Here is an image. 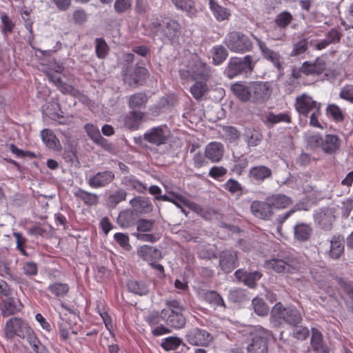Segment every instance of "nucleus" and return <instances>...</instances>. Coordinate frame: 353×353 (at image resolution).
I'll return each instance as SVG.
<instances>
[{"label": "nucleus", "mask_w": 353, "mask_h": 353, "mask_svg": "<svg viewBox=\"0 0 353 353\" xmlns=\"http://www.w3.org/2000/svg\"><path fill=\"white\" fill-rule=\"evenodd\" d=\"M294 106L300 114L310 118V125L321 129L323 128L319 121V118L321 115V103L304 93L296 98Z\"/></svg>", "instance_id": "nucleus-1"}, {"label": "nucleus", "mask_w": 353, "mask_h": 353, "mask_svg": "<svg viewBox=\"0 0 353 353\" xmlns=\"http://www.w3.org/2000/svg\"><path fill=\"white\" fill-rule=\"evenodd\" d=\"M301 321V315L295 307H284L281 302H278L272 308L270 321L275 326H280L283 323L296 326Z\"/></svg>", "instance_id": "nucleus-2"}, {"label": "nucleus", "mask_w": 353, "mask_h": 353, "mask_svg": "<svg viewBox=\"0 0 353 353\" xmlns=\"http://www.w3.org/2000/svg\"><path fill=\"white\" fill-rule=\"evenodd\" d=\"M151 27L155 36L163 43L175 41L181 34V24L170 17L165 18L161 21L152 22Z\"/></svg>", "instance_id": "nucleus-3"}, {"label": "nucleus", "mask_w": 353, "mask_h": 353, "mask_svg": "<svg viewBox=\"0 0 353 353\" xmlns=\"http://www.w3.org/2000/svg\"><path fill=\"white\" fill-rule=\"evenodd\" d=\"M272 337V332L262 327L254 329L247 339L246 352L268 353Z\"/></svg>", "instance_id": "nucleus-4"}, {"label": "nucleus", "mask_w": 353, "mask_h": 353, "mask_svg": "<svg viewBox=\"0 0 353 353\" xmlns=\"http://www.w3.org/2000/svg\"><path fill=\"white\" fill-rule=\"evenodd\" d=\"M166 307L163 309V321L166 325L176 330L183 328L186 323L183 312L185 307L177 300H165Z\"/></svg>", "instance_id": "nucleus-5"}, {"label": "nucleus", "mask_w": 353, "mask_h": 353, "mask_svg": "<svg viewBox=\"0 0 353 353\" xmlns=\"http://www.w3.org/2000/svg\"><path fill=\"white\" fill-rule=\"evenodd\" d=\"M258 61L259 59L251 54L243 57H232L230 59L225 72L230 79L241 74H251Z\"/></svg>", "instance_id": "nucleus-6"}, {"label": "nucleus", "mask_w": 353, "mask_h": 353, "mask_svg": "<svg viewBox=\"0 0 353 353\" xmlns=\"http://www.w3.org/2000/svg\"><path fill=\"white\" fill-rule=\"evenodd\" d=\"M265 267L277 273L294 274L301 269V263L293 255L285 254L280 256L279 258H273L266 261Z\"/></svg>", "instance_id": "nucleus-7"}, {"label": "nucleus", "mask_w": 353, "mask_h": 353, "mask_svg": "<svg viewBox=\"0 0 353 353\" xmlns=\"http://www.w3.org/2000/svg\"><path fill=\"white\" fill-rule=\"evenodd\" d=\"M224 43L231 52L235 53L244 54L253 48V43L248 36L239 31L229 32L224 39Z\"/></svg>", "instance_id": "nucleus-8"}, {"label": "nucleus", "mask_w": 353, "mask_h": 353, "mask_svg": "<svg viewBox=\"0 0 353 353\" xmlns=\"http://www.w3.org/2000/svg\"><path fill=\"white\" fill-rule=\"evenodd\" d=\"M33 332L28 322L20 318H11L5 325V334L8 339H12L15 336L27 339Z\"/></svg>", "instance_id": "nucleus-9"}, {"label": "nucleus", "mask_w": 353, "mask_h": 353, "mask_svg": "<svg viewBox=\"0 0 353 353\" xmlns=\"http://www.w3.org/2000/svg\"><path fill=\"white\" fill-rule=\"evenodd\" d=\"M250 102L261 104L267 101L271 96L272 88L268 81H250Z\"/></svg>", "instance_id": "nucleus-10"}, {"label": "nucleus", "mask_w": 353, "mask_h": 353, "mask_svg": "<svg viewBox=\"0 0 353 353\" xmlns=\"http://www.w3.org/2000/svg\"><path fill=\"white\" fill-rule=\"evenodd\" d=\"M252 36L256 40L263 58L270 62L276 68L278 72L282 74L284 69V61L280 53L270 49L264 41L254 34H252Z\"/></svg>", "instance_id": "nucleus-11"}, {"label": "nucleus", "mask_w": 353, "mask_h": 353, "mask_svg": "<svg viewBox=\"0 0 353 353\" xmlns=\"http://www.w3.org/2000/svg\"><path fill=\"white\" fill-rule=\"evenodd\" d=\"M170 137V131L166 125L152 128L143 136L145 141L156 146L165 144Z\"/></svg>", "instance_id": "nucleus-12"}, {"label": "nucleus", "mask_w": 353, "mask_h": 353, "mask_svg": "<svg viewBox=\"0 0 353 353\" xmlns=\"http://www.w3.org/2000/svg\"><path fill=\"white\" fill-rule=\"evenodd\" d=\"M189 343L196 346H207L213 340L212 335L208 331L201 328H194L186 334Z\"/></svg>", "instance_id": "nucleus-13"}, {"label": "nucleus", "mask_w": 353, "mask_h": 353, "mask_svg": "<svg viewBox=\"0 0 353 353\" xmlns=\"http://www.w3.org/2000/svg\"><path fill=\"white\" fill-rule=\"evenodd\" d=\"M314 219L323 230L325 231L331 230L335 221L334 211L330 208L319 209L314 214Z\"/></svg>", "instance_id": "nucleus-14"}, {"label": "nucleus", "mask_w": 353, "mask_h": 353, "mask_svg": "<svg viewBox=\"0 0 353 353\" xmlns=\"http://www.w3.org/2000/svg\"><path fill=\"white\" fill-rule=\"evenodd\" d=\"M115 179L114 173L111 170L97 172L87 179V183L92 188H102L110 184Z\"/></svg>", "instance_id": "nucleus-15"}, {"label": "nucleus", "mask_w": 353, "mask_h": 353, "mask_svg": "<svg viewBox=\"0 0 353 353\" xmlns=\"http://www.w3.org/2000/svg\"><path fill=\"white\" fill-rule=\"evenodd\" d=\"M250 211L256 218L269 220L273 215V211L267 198L264 201H254L250 204Z\"/></svg>", "instance_id": "nucleus-16"}, {"label": "nucleus", "mask_w": 353, "mask_h": 353, "mask_svg": "<svg viewBox=\"0 0 353 353\" xmlns=\"http://www.w3.org/2000/svg\"><path fill=\"white\" fill-rule=\"evenodd\" d=\"M155 199L157 200L171 202L179 208H182L183 205L190 208H192L194 210L200 208V207L195 203L192 202L184 196L174 192H169L168 195H160L155 197Z\"/></svg>", "instance_id": "nucleus-17"}, {"label": "nucleus", "mask_w": 353, "mask_h": 353, "mask_svg": "<svg viewBox=\"0 0 353 353\" xmlns=\"http://www.w3.org/2000/svg\"><path fill=\"white\" fill-rule=\"evenodd\" d=\"M223 154L224 146L220 142H210L205 148V157L211 163H216L221 161Z\"/></svg>", "instance_id": "nucleus-18"}, {"label": "nucleus", "mask_w": 353, "mask_h": 353, "mask_svg": "<svg viewBox=\"0 0 353 353\" xmlns=\"http://www.w3.org/2000/svg\"><path fill=\"white\" fill-rule=\"evenodd\" d=\"M219 265L225 273L231 272L237 266V253L234 250H224L220 255Z\"/></svg>", "instance_id": "nucleus-19"}, {"label": "nucleus", "mask_w": 353, "mask_h": 353, "mask_svg": "<svg viewBox=\"0 0 353 353\" xmlns=\"http://www.w3.org/2000/svg\"><path fill=\"white\" fill-rule=\"evenodd\" d=\"M234 276L239 281L254 288L256 285V282L261 278L262 273L259 271L248 272L243 269H239L234 272Z\"/></svg>", "instance_id": "nucleus-20"}, {"label": "nucleus", "mask_w": 353, "mask_h": 353, "mask_svg": "<svg viewBox=\"0 0 353 353\" xmlns=\"http://www.w3.org/2000/svg\"><path fill=\"white\" fill-rule=\"evenodd\" d=\"M22 307L23 305L20 301L14 297H8L0 303V309L4 317L15 314L20 312Z\"/></svg>", "instance_id": "nucleus-21"}, {"label": "nucleus", "mask_w": 353, "mask_h": 353, "mask_svg": "<svg viewBox=\"0 0 353 353\" xmlns=\"http://www.w3.org/2000/svg\"><path fill=\"white\" fill-rule=\"evenodd\" d=\"M144 113L140 111L131 110L123 116L124 126L130 130H137L143 123Z\"/></svg>", "instance_id": "nucleus-22"}, {"label": "nucleus", "mask_w": 353, "mask_h": 353, "mask_svg": "<svg viewBox=\"0 0 353 353\" xmlns=\"http://www.w3.org/2000/svg\"><path fill=\"white\" fill-rule=\"evenodd\" d=\"M138 256L145 261L154 263L161 259V252L154 246L144 245L137 250Z\"/></svg>", "instance_id": "nucleus-23"}, {"label": "nucleus", "mask_w": 353, "mask_h": 353, "mask_svg": "<svg viewBox=\"0 0 353 353\" xmlns=\"http://www.w3.org/2000/svg\"><path fill=\"white\" fill-rule=\"evenodd\" d=\"M326 68L325 60L317 58L314 63L305 61L302 65L303 74L305 75H319L322 74Z\"/></svg>", "instance_id": "nucleus-24"}, {"label": "nucleus", "mask_w": 353, "mask_h": 353, "mask_svg": "<svg viewBox=\"0 0 353 353\" xmlns=\"http://www.w3.org/2000/svg\"><path fill=\"white\" fill-rule=\"evenodd\" d=\"M341 142L338 136L327 134L323 139L321 150L327 154H334L339 150Z\"/></svg>", "instance_id": "nucleus-25"}, {"label": "nucleus", "mask_w": 353, "mask_h": 353, "mask_svg": "<svg viewBox=\"0 0 353 353\" xmlns=\"http://www.w3.org/2000/svg\"><path fill=\"white\" fill-rule=\"evenodd\" d=\"M250 82L239 81L231 85L232 93L242 102L250 100Z\"/></svg>", "instance_id": "nucleus-26"}, {"label": "nucleus", "mask_w": 353, "mask_h": 353, "mask_svg": "<svg viewBox=\"0 0 353 353\" xmlns=\"http://www.w3.org/2000/svg\"><path fill=\"white\" fill-rule=\"evenodd\" d=\"M344 252V238L340 234L334 235L330 240L328 254L333 259H339Z\"/></svg>", "instance_id": "nucleus-27"}, {"label": "nucleus", "mask_w": 353, "mask_h": 353, "mask_svg": "<svg viewBox=\"0 0 353 353\" xmlns=\"http://www.w3.org/2000/svg\"><path fill=\"white\" fill-rule=\"evenodd\" d=\"M130 205L137 212L145 214L152 211L153 205L148 197L134 196L130 201Z\"/></svg>", "instance_id": "nucleus-28"}, {"label": "nucleus", "mask_w": 353, "mask_h": 353, "mask_svg": "<svg viewBox=\"0 0 353 353\" xmlns=\"http://www.w3.org/2000/svg\"><path fill=\"white\" fill-rule=\"evenodd\" d=\"M272 175V170L265 165L254 166L250 169L248 173V176L257 182H263L271 178Z\"/></svg>", "instance_id": "nucleus-29"}, {"label": "nucleus", "mask_w": 353, "mask_h": 353, "mask_svg": "<svg viewBox=\"0 0 353 353\" xmlns=\"http://www.w3.org/2000/svg\"><path fill=\"white\" fill-rule=\"evenodd\" d=\"M311 347L315 353L329 352V349L323 340L322 334L317 329L312 330Z\"/></svg>", "instance_id": "nucleus-30"}, {"label": "nucleus", "mask_w": 353, "mask_h": 353, "mask_svg": "<svg viewBox=\"0 0 353 353\" xmlns=\"http://www.w3.org/2000/svg\"><path fill=\"white\" fill-rule=\"evenodd\" d=\"M312 228L305 223H297L294 226V239L299 242H305L310 239L312 234Z\"/></svg>", "instance_id": "nucleus-31"}, {"label": "nucleus", "mask_w": 353, "mask_h": 353, "mask_svg": "<svg viewBox=\"0 0 353 353\" xmlns=\"http://www.w3.org/2000/svg\"><path fill=\"white\" fill-rule=\"evenodd\" d=\"M294 17L292 14L288 11H283L281 13L278 14L274 21L276 26L280 28V35L276 38V39H279L282 37L285 36V33L283 30L286 29V28L292 23Z\"/></svg>", "instance_id": "nucleus-32"}, {"label": "nucleus", "mask_w": 353, "mask_h": 353, "mask_svg": "<svg viewBox=\"0 0 353 353\" xmlns=\"http://www.w3.org/2000/svg\"><path fill=\"white\" fill-rule=\"evenodd\" d=\"M148 97L145 92H137L128 98V106L132 110L143 109L146 106Z\"/></svg>", "instance_id": "nucleus-33"}, {"label": "nucleus", "mask_w": 353, "mask_h": 353, "mask_svg": "<svg viewBox=\"0 0 353 353\" xmlns=\"http://www.w3.org/2000/svg\"><path fill=\"white\" fill-rule=\"evenodd\" d=\"M121 184L125 187L136 190L137 192L143 194L147 190L146 185L140 181L134 175H128L122 178Z\"/></svg>", "instance_id": "nucleus-34"}, {"label": "nucleus", "mask_w": 353, "mask_h": 353, "mask_svg": "<svg viewBox=\"0 0 353 353\" xmlns=\"http://www.w3.org/2000/svg\"><path fill=\"white\" fill-rule=\"evenodd\" d=\"M136 222L135 214L131 209H126L120 212L117 219V224L121 228L133 226Z\"/></svg>", "instance_id": "nucleus-35"}, {"label": "nucleus", "mask_w": 353, "mask_h": 353, "mask_svg": "<svg viewBox=\"0 0 353 353\" xmlns=\"http://www.w3.org/2000/svg\"><path fill=\"white\" fill-rule=\"evenodd\" d=\"M267 201H269L272 209L273 208L279 209L285 208L292 203L290 197L281 194H273L268 196L267 197Z\"/></svg>", "instance_id": "nucleus-36"}, {"label": "nucleus", "mask_w": 353, "mask_h": 353, "mask_svg": "<svg viewBox=\"0 0 353 353\" xmlns=\"http://www.w3.org/2000/svg\"><path fill=\"white\" fill-rule=\"evenodd\" d=\"M147 74L148 70L146 68L137 66L135 68L133 73L124 77V81L130 85H137L140 81L145 79Z\"/></svg>", "instance_id": "nucleus-37"}, {"label": "nucleus", "mask_w": 353, "mask_h": 353, "mask_svg": "<svg viewBox=\"0 0 353 353\" xmlns=\"http://www.w3.org/2000/svg\"><path fill=\"white\" fill-rule=\"evenodd\" d=\"M204 300L214 307H226L222 296L214 290H206L203 293Z\"/></svg>", "instance_id": "nucleus-38"}, {"label": "nucleus", "mask_w": 353, "mask_h": 353, "mask_svg": "<svg viewBox=\"0 0 353 353\" xmlns=\"http://www.w3.org/2000/svg\"><path fill=\"white\" fill-rule=\"evenodd\" d=\"M127 192L123 189H118L110 194L106 199V204L109 208H114L121 202L125 201Z\"/></svg>", "instance_id": "nucleus-39"}, {"label": "nucleus", "mask_w": 353, "mask_h": 353, "mask_svg": "<svg viewBox=\"0 0 353 353\" xmlns=\"http://www.w3.org/2000/svg\"><path fill=\"white\" fill-rule=\"evenodd\" d=\"M74 196L82 200L86 205H96L99 203V196L97 194L87 192L81 188H79L74 192Z\"/></svg>", "instance_id": "nucleus-40"}, {"label": "nucleus", "mask_w": 353, "mask_h": 353, "mask_svg": "<svg viewBox=\"0 0 353 353\" xmlns=\"http://www.w3.org/2000/svg\"><path fill=\"white\" fill-rule=\"evenodd\" d=\"M177 9L181 10L190 17L194 16L197 10L193 0H170Z\"/></svg>", "instance_id": "nucleus-41"}, {"label": "nucleus", "mask_w": 353, "mask_h": 353, "mask_svg": "<svg viewBox=\"0 0 353 353\" xmlns=\"http://www.w3.org/2000/svg\"><path fill=\"white\" fill-rule=\"evenodd\" d=\"M291 117L288 113H279L275 114L273 112H269L263 120V123L268 126H272L273 125L279 122H285L287 123H291Z\"/></svg>", "instance_id": "nucleus-42"}, {"label": "nucleus", "mask_w": 353, "mask_h": 353, "mask_svg": "<svg viewBox=\"0 0 353 353\" xmlns=\"http://www.w3.org/2000/svg\"><path fill=\"white\" fill-rule=\"evenodd\" d=\"M209 6L214 17L219 21L228 19L230 12L228 9L219 5L214 0H209Z\"/></svg>", "instance_id": "nucleus-43"}, {"label": "nucleus", "mask_w": 353, "mask_h": 353, "mask_svg": "<svg viewBox=\"0 0 353 353\" xmlns=\"http://www.w3.org/2000/svg\"><path fill=\"white\" fill-rule=\"evenodd\" d=\"M193 72L195 79H201L205 81L209 80L211 77L210 68L201 61L196 63Z\"/></svg>", "instance_id": "nucleus-44"}, {"label": "nucleus", "mask_w": 353, "mask_h": 353, "mask_svg": "<svg viewBox=\"0 0 353 353\" xmlns=\"http://www.w3.org/2000/svg\"><path fill=\"white\" fill-rule=\"evenodd\" d=\"M127 288L129 292L139 296L146 295L148 293V288L143 281L131 280L128 282Z\"/></svg>", "instance_id": "nucleus-45"}, {"label": "nucleus", "mask_w": 353, "mask_h": 353, "mask_svg": "<svg viewBox=\"0 0 353 353\" xmlns=\"http://www.w3.org/2000/svg\"><path fill=\"white\" fill-rule=\"evenodd\" d=\"M208 90V85L204 81H196L190 88V92L196 100L201 99Z\"/></svg>", "instance_id": "nucleus-46"}, {"label": "nucleus", "mask_w": 353, "mask_h": 353, "mask_svg": "<svg viewBox=\"0 0 353 353\" xmlns=\"http://www.w3.org/2000/svg\"><path fill=\"white\" fill-rule=\"evenodd\" d=\"M334 279L347 298L353 303V281L339 276H335Z\"/></svg>", "instance_id": "nucleus-47"}, {"label": "nucleus", "mask_w": 353, "mask_h": 353, "mask_svg": "<svg viewBox=\"0 0 353 353\" xmlns=\"http://www.w3.org/2000/svg\"><path fill=\"white\" fill-rule=\"evenodd\" d=\"M212 60L215 65H219L223 63L228 56L226 48L221 46H216L212 48Z\"/></svg>", "instance_id": "nucleus-48"}, {"label": "nucleus", "mask_w": 353, "mask_h": 353, "mask_svg": "<svg viewBox=\"0 0 353 353\" xmlns=\"http://www.w3.org/2000/svg\"><path fill=\"white\" fill-rule=\"evenodd\" d=\"M69 285L67 283H54L50 285L48 290L57 297L65 296L69 291Z\"/></svg>", "instance_id": "nucleus-49"}, {"label": "nucleus", "mask_w": 353, "mask_h": 353, "mask_svg": "<svg viewBox=\"0 0 353 353\" xmlns=\"http://www.w3.org/2000/svg\"><path fill=\"white\" fill-rule=\"evenodd\" d=\"M183 343L181 339L177 336H169L163 339L161 346L165 351H171L177 349Z\"/></svg>", "instance_id": "nucleus-50"}, {"label": "nucleus", "mask_w": 353, "mask_h": 353, "mask_svg": "<svg viewBox=\"0 0 353 353\" xmlns=\"http://www.w3.org/2000/svg\"><path fill=\"white\" fill-rule=\"evenodd\" d=\"M96 55L99 59H105L109 52V46L103 38L95 39Z\"/></svg>", "instance_id": "nucleus-51"}, {"label": "nucleus", "mask_w": 353, "mask_h": 353, "mask_svg": "<svg viewBox=\"0 0 353 353\" xmlns=\"http://www.w3.org/2000/svg\"><path fill=\"white\" fill-rule=\"evenodd\" d=\"M41 136L42 140L49 148L55 149L57 148L59 140L51 130L48 129L43 130Z\"/></svg>", "instance_id": "nucleus-52"}, {"label": "nucleus", "mask_w": 353, "mask_h": 353, "mask_svg": "<svg viewBox=\"0 0 353 353\" xmlns=\"http://www.w3.org/2000/svg\"><path fill=\"white\" fill-rule=\"evenodd\" d=\"M137 232H149L153 230L155 221L153 219H139L137 221Z\"/></svg>", "instance_id": "nucleus-53"}, {"label": "nucleus", "mask_w": 353, "mask_h": 353, "mask_svg": "<svg viewBox=\"0 0 353 353\" xmlns=\"http://www.w3.org/2000/svg\"><path fill=\"white\" fill-rule=\"evenodd\" d=\"M252 304L255 313L259 316H263L268 314L269 307L261 299L254 298L252 300Z\"/></svg>", "instance_id": "nucleus-54"}, {"label": "nucleus", "mask_w": 353, "mask_h": 353, "mask_svg": "<svg viewBox=\"0 0 353 353\" xmlns=\"http://www.w3.org/2000/svg\"><path fill=\"white\" fill-rule=\"evenodd\" d=\"M323 139L319 134H308L305 137L307 145L314 150L321 149Z\"/></svg>", "instance_id": "nucleus-55"}, {"label": "nucleus", "mask_w": 353, "mask_h": 353, "mask_svg": "<svg viewBox=\"0 0 353 353\" xmlns=\"http://www.w3.org/2000/svg\"><path fill=\"white\" fill-rule=\"evenodd\" d=\"M29 344L32 346V350L36 353H46V348L43 346L36 336L35 333L33 332L30 336L26 339Z\"/></svg>", "instance_id": "nucleus-56"}, {"label": "nucleus", "mask_w": 353, "mask_h": 353, "mask_svg": "<svg viewBox=\"0 0 353 353\" xmlns=\"http://www.w3.org/2000/svg\"><path fill=\"white\" fill-rule=\"evenodd\" d=\"M145 320L150 326L160 324L161 321H163V309L160 312L156 310L150 312L145 317Z\"/></svg>", "instance_id": "nucleus-57"}, {"label": "nucleus", "mask_w": 353, "mask_h": 353, "mask_svg": "<svg viewBox=\"0 0 353 353\" xmlns=\"http://www.w3.org/2000/svg\"><path fill=\"white\" fill-rule=\"evenodd\" d=\"M339 97L353 103V84L344 85L339 92Z\"/></svg>", "instance_id": "nucleus-58"}, {"label": "nucleus", "mask_w": 353, "mask_h": 353, "mask_svg": "<svg viewBox=\"0 0 353 353\" xmlns=\"http://www.w3.org/2000/svg\"><path fill=\"white\" fill-rule=\"evenodd\" d=\"M223 186L225 190L231 194H235L239 192H241L243 191V187L241 183L233 179L228 180Z\"/></svg>", "instance_id": "nucleus-59"}, {"label": "nucleus", "mask_w": 353, "mask_h": 353, "mask_svg": "<svg viewBox=\"0 0 353 353\" xmlns=\"http://www.w3.org/2000/svg\"><path fill=\"white\" fill-rule=\"evenodd\" d=\"M223 135L225 139L230 142H233L240 137L239 132L232 126H224L223 128Z\"/></svg>", "instance_id": "nucleus-60"}, {"label": "nucleus", "mask_w": 353, "mask_h": 353, "mask_svg": "<svg viewBox=\"0 0 353 353\" xmlns=\"http://www.w3.org/2000/svg\"><path fill=\"white\" fill-rule=\"evenodd\" d=\"M327 113L336 121H342L343 120V115L341 110L335 104L328 105L327 107Z\"/></svg>", "instance_id": "nucleus-61"}, {"label": "nucleus", "mask_w": 353, "mask_h": 353, "mask_svg": "<svg viewBox=\"0 0 353 353\" xmlns=\"http://www.w3.org/2000/svg\"><path fill=\"white\" fill-rule=\"evenodd\" d=\"M114 239L119 244L121 247L124 248L126 250H130L131 249V245L129 243V237L128 234L117 232L114 235Z\"/></svg>", "instance_id": "nucleus-62"}, {"label": "nucleus", "mask_w": 353, "mask_h": 353, "mask_svg": "<svg viewBox=\"0 0 353 353\" xmlns=\"http://www.w3.org/2000/svg\"><path fill=\"white\" fill-rule=\"evenodd\" d=\"M307 49V41L305 39H301L294 44L291 56H297L304 53Z\"/></svg>", "instance_id": "nucleus-63"}, {"label": "nucleus", "mask_w": 353, "mask_h": 353, "mask_svg": "<svg viewBox=\"0 0 353 353\" xmlns=\"http://www.w3.org/2000/svg\"><path fill=\"white\" fill-rule=\"evenodd\" d=\"M342 33L337 28H332L325 34V39L330 44H336L340 42Z\"/></svg>", "instance_id": "nucleus-64"}]
</instances>
